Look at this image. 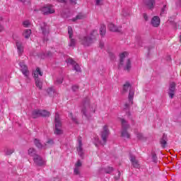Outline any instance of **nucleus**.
<instances>
[{
	"instance_id": "nucleus-54",
	"label": "nucleus",
	"mask_w": 181,
	"mask_h": 181,
	"mask_svg": "<svg viewBox=\"0 0 181 181\" xmlns=\"http://www.w3.org/2000/svg\"><path fill=\"white\" fill-rule=\"evenodd\" d=\"M20 2H22L23 4H25L26 2V0H18Z\"/></svg>"
},
{
	"instance_id": "nucleus-3",
	"label": "nucleus",
	"mask_w": 181,
	"mask_h": 181,
	"mask_svg": "<svg viewBox=\"0 0 181 181\" xmlns=\"http://www.w3.org/2000/svg\"><path fill=\"white\" fill-rule=\"evenodd\" d=\"M54 122L55 127L54 134H55V135H62V134H63V130L62 129V121L60 120L59 113H55Z\"/></svg>"
},
{
	"instance_id": "nucleus-47",
	"label": "nucleus",
	"mask_w": 181,
	"mask_h": 181,
	"mask_svg": "<svg viewBox=\"0 0 181 181\" xmlns=\"http://www.w3.org/2000/svg\"><path fill=\"white\" fill-rule=\"evenodd\" d=\"M80 167H81V161H80V160H78L75 165V168H80Z\"/></svg>"
},
{
	"instance_id": "nucleus-43",
	"label": "nucleus",
	"mask_w": 181,
	"mask_h": 181,
	"mask_svg": "<svg viewBox=\"0 0 181 181\" xmlns=\"http://www.w3.org/2000/svg\"><path fill=\"white\" fill-rule=\"evenodd\" d=\"M49 56H52V52H48L47 54H43V55H41V59H45V57H49Z\"/></svg>"
},
{
	"instance_id": "nucleus-56",
	"label": "nucleus",
	"mask_w": 181,
	"mask_h": 181,
	"mask_svg": "<svg viewBox=\"0 0 181 181\" xmlns=\"http://www.w3.org/2000/svg\"><path fill=\"white\" fill-rule=\"evenodd\" d=\"M127 115H128V117H129V116L131 115V112H127Z\"/></svg>"
},
{
	"instance_id": "nucleus-34",
	"label": "nucleus",
	"mask_w": 181,
	"mask_h": 181,
	"mask_svg": "<svg viewBox=\"0 0 181 181\" xmlns=\"http://www.w3.org/2000/svg\"><path fill=\"white\" fill-rule=\"evenodd\" d=\"M47 92L49 94V95H53V94H54L55 93L54 88V87L49 88Z\"/></svg>"
},
{
	"instance_id": "nucleus-30",
	"label": "nucleus",
	"mask_w": 181,
	"mask_h": 181,
	"mask_svg": "<svg viewBox=\"0 0 181 181\" xmlns=\"http://www.w3.org/2000/svg\"><path fill=\"white\" fill-rule=\"evenodd\" d=\"M86 18V15L83 13L78 14L76 18L72 19L73 22H76V21H80L81 19H84Z\"/></svg>"
},
{
	"instance_id": "nucleus-18",
	"label": "nucleus",
	"mask_w": 181,
	"mask_h": 181,
	"mask_svg": "<svg viewBox=\"0 0 181 181\" xmlns=\"http://www.w3.org/2000/svg\"><path fill=\"white\" fill-rule=\"evenodd\" d=\"M160 144L163 149H165V148H166V145H168V136L165 134H163V136L160 140Z\"/></svg>"
},
{
	"instance_id": "nucleus-16",
	"label": "nucleus",
	"mask_w": 181,
	"mask_h": 181,
	"mask_svg": "<svg viewBox=\"0 0 181 181\" xmlns=\"http://www.w3.org/2000/svg\"><path fill=\"white\" fill-rule=\"evenodd\" d=\"M126 57H128V52H124L122 54H120L119 69H121V66H124V62Z\"/></svg>"
},
{
	"instance_id": "nucleus-49",
	"label": "nucleus",
	"mask_w": 181,
	"mask_h": 181,
	"mask_svg": "<svg viewBox=\"0 0 181 181\" xmlns=\"http://www.w3.org/2000/svg\"><path fill=\"white\" fill-rule=\"evenodd\" d=\"M72 90L78 91V86H76V85L72 86Z\"/></svg>"
},
{
	"instance_id": "nucleus-20",
	"label": "nucleus",
	"mask_w": 181,
	"mask_h": 181,
	"mask_svg": "<svg viewBox=\"0 0 181 181\" xmlns=\"http://www.w3.org/2000/svg\"><path fill=\"white\" fill-rule=\"evenodd\" d=\"M144 4L148 9H153V5H155V0H145Z\"/></svg>"
},
{
	"instance_id": "nucleus-6",
	"label": "nucleus",
	"mask_w": 181,
	"mask_h": 181,
	"mask_svg": "<svg viewBox=\"0 0 181 181\" xmlns=\"http://www.w3.org/2000/svg\"><path fill=\"white\" fill-rule=\"evenodd\" d=\"M41 12H42L43 15H52V13H54L56 11L52 5L47 4L41 8Z\"/></svg>"
},
{
	"instance_id": "nucleus-41",
	"label": "nucleus",
	"mask_w": 181,
	"mask_h": 181,
	"mask_svg": "<svg viewBox=\"0 0 181 181\" xmlns=\"http://www.w3.org/2000/svg\"><path fill=\"white\" fill-rule=\"evenodd\" d=\"M53 144H54V141H53V139H49L46 142V144H45L44 146H46V145H53Z\"/></svg>"
},
{
	"instance_id": "nucleus-57",
	"label": "nucleus",
	"mask_w": 181,
	"mask_h": 181,
	"mask_svg": "<svg viewBox=\"0 0 181 181\" xmlns=\"http://www.w3.org/2000/svg\"><path fill=\"white\" fill-rule=\"evenodd\" d=\"M97 142L100 143V139H97Z\"/></svg>"
},
{
	"instance_id": "nucleus-35",
	"label": "nucleus",
	"mask_w": 181,
	"mask_h": 181,
	"mask_svg": "<svg viewBox=\"0 0 181 181\" xmlns=\"http://www.w3.org/2000/svg\"><path fill=\"white\" fill-rule=\"evenodd\" d=\"M113 170H114V168L112 167H107L105 168V173H107L109 175L111 174Z\"/></svg>"
},
{
	"instance_id": "nucleus-27",
	"label": "nucleus",
	"mask_w": 181,
	"mask_h": 181,
	"mask_svg": "<svg viewBox=\"0 0 181 181\" xmlns=\"http://www.w3.org/2000/svg\"><path fill=\"white\" fill-rule=\"evenodd\" d=\"M77 0H58V2L62 4H71V5H76Z\"/></svg>"
},
{
	"instance_id": "nucleus-21",
	"label": "nucleus",
	"mask_w": 181,
	"mask_h": 181,
	"mask_svg": "<svg viewBox=\"0 0 181 181\" xmlns=\"http://www.w3.org/2000/svg\"><path fill=\"white\" fill-rule=\"evenodd\" d=\"M107 28H108L109 30H110L111 32H119V29L118 28V27H117L112 23H110L107 25Z\"/></svg>"
},
{
	"instance_id": "nucleus-29",
	"label": "nucleus",
	"mask_w": 181,
	"mask_h": 181,
	"mask_svg": "<svg viewBox=\"0 0 181 181\" xmlns=\"http://www.w3.org/2000/svg\"><path fill=\"white\" fill-rule=\"evenodd\" d=\"M32 117L34 119L38 118L40 117V110H34L32 112Z\"/></svg>"
},
{
	"instance_id": "nucleus-44",
	"label": "nucleus",
	"mask_w": 181,
	"mask_h": 181,
	"mask_svg": "<svg viewBox=\"0 0 181 181\" xmlns=\"http://www.w3.org/2000/svg\"><path fill=\"white\" fill-rule=\"evenodd\" d=\"M74 175H80V168L75 167L74 170Z\"/></svg>"
},
{
	"instance_id": "nucleus-25",
	"label": "nucleus",
	"mask_w": 181,
	"mask_h": 181,
	"mask_svg": "<svg viewBox=\"0 0 181 181\" xmlns=\"http://www.w3.org/2000/svg\"><path fill=\"white\" fill-rule=\"evenodd\" d=\"M131 67H132L131 59H128L125 62L124 70H126L127 71H129V70H131Z\"/></svg>"
},
{
	"instance_id": "nucleus-15",
	"label": "nucleus",
	"mask_w": 181,
	"mask_h": 181,
	"mask_svg": "<svg viewBox=\"0 0 181 181\" xmlns=\"http://www.w3.org/2000/svg\"><path fill=\"white\" fill-rule=\"evenodd\" d=\"M175 90H176V83L175 82H171L170 83L169 92L168 95L170 98H173L175 95Z\"/></svg>"
},
{
	"instance_id": "nucleus-31",
	"label": "nucleus",
	"mask_w": 181,
	"mask_h": 181,
	"mask_svg": "<svg viewBox=\"0 0 181 181\" xmlns=\"http://www.w3.org/2000/svg\"><path fill=\"white\" fill-rule=\"evenodd\" d=\"M28 155L30 156H32L33 158H35L36 156H37V154L36 153V150L35 148H30L28 150Z\"/></svg>"
},
{
	"instance_id": "nucleus-36",
	"label": "nucleus",
	"mask_w": 181,
	"mask_h": 181,
	"mask_svg": "<svg viewBox=\"0 0 181 181\" xmlns=\"http://www.w3.org/2000/svg\"><path fill=\"white\" fill-rule=\"evenodd\" d=\"M69 118H71V120H72L73 122H74L75 124H78V122L77 121V118L73 117V113H69Z\"/></svg>"
},
{
	"instance_id": "nucleus-52",
	"label": "nucleus",
	"mask_w": 181,
	"mask_h": 181,
	"mask_svg": "<svg viewBox=\"0 0 181 181\" xmlns=\"http://www.w3.org/2000/svg\"><path fill=\"white\" fill-rule=\"evenodd\" d=\"M4 25L0 24V33L1 32H4Z\"/></svg>"
},
{
	"instance_id": "nucleus-19",
	"label": "nucleus",
	"mask_w": 181,
	"mask_h": 181,
	"mask_svg": "<svg viewBox=\"0 0 181 181\" xmlns=\"http://www.w3.org/2000/svg\"><path fill=\"white\" fill-rule=\"evenodd\" d=\"M16 44L18 49V53L19 56H21L22 53H23V45L22 44L21 42L19 41H16Z\"/></svg>"
},
{
	"instance_id": "nucleus-33",
	"label": "nucleus",
	"mask_w": 181,
	"mask_h": 181,
	"mask_svg": "<svg viewBox=\"0 0 181 181\" xmlns=\"http://www.w3.org/2000/svg\"><path fill=\"white\" fill-rule=\"evenodd\" d=\"M50 112L47 110H40V117H49Z\"/></svg>"
},
{
	"instance_id": "nucleus-40",
	"label": "nucleus",
	"mask_w": 181,
	"mask_h": 181,
	"mask_svg": "<svg viewBox=\"0 0 181 181\" xmlns=\"http://www.w3.org/2000/svg\"><path fill=\"white\" fill-rule=\"evenodd\" d=\"M152 160L154 162V163H156L158 162V157L156 156V154L155 153H152Z\"/></svg>"
},
{
	"instance_id": "nucleus-58",
	"label": "nucleus",
	"mask_w": 181,
	"mask_h": 181,
	"mask_svg": "<svg viewBox=\"0 0 181 181\" xmlns=\"http://www.w3.org/2000/svg\"><path fill=\"white\" fill-rule=\"evenodd\" d=\"M179 1V2H181V0H178Z\"/></svg>"
},
{
	"instance_id": "nucleus-48",
	"label": "nucleus",
	"mask_w": 181,
	"mask_h": 181,
	"mask_svg": "<svg viewBox=\"0 0 181 181\" xmlns=\"http://www.w3.org/2000/svg\"><path fill=\"white\" fill-rule=\"evenodd\" d=\"M95 5H103V0H95Z\"/></svg>"
},
{
	"instance_id": "nucleus-51",
	"label": "nucleus",
	"mask_w": 181,
	"mask_h": 181,
	"mask_svg": "<svg viewBox=\"0 0 181 181\" xmlns=\"http://www.w3.org/2000/svg\"><path fill=\"white\" fill-rule=\"evenodd\" d=\"M99 46H100V49H103V47H104V42L100 41L99 43Z\"/></svg>"
},
{
	"instance_id": "nucleus-39",
	"label": "nucleus",
	"mask_w": 181,
	"mask_h": 181,
	"mask_svg": "<svg viewBox=\"0 0 181 181\" xmlns=\"http://www.w3.org/2000/svg\"><path fill=\"white\" fill-rule=\"evenodd\" d=\"M136 136L140 141H144L145 139V138L144 137V134H142L141 133H137Z\"/></svg>"
},
{
	"instance_id": "nucleus-14",
	"label": "nucleus",
	"mask_w": 181,
	"mask_h": 181,
	"mask_svg": "<svg viewBox=\"0 0 181 181\" xmlns=\"http://www.w3.org/2000/svg\"><path fill=\"white\" fill-rule=\"evenodd\" d=\"M33 160L37 166H43V165H45V160L39 155L35 156V157L33 158Z\"/></svg>"
},
{
	"instance_id": "nucleus-28",
	"label": "nucleus",
	"mask_w": 181,
	"mask_h": 181,
	"mask_svg": "<svg viewBox=\"0 0 181 181\" xmlns=\"http://www.w3.org/2000/svg\"><path fill=\"white\" fill-rule=\"evenodd\" d=\"M106 31H107V28L105 27V25L102 24L100 28V36H105Z\"/></svg>"
},
{
	"instance_id": "nucleus-46",
	"label": "nucleus",
	"mask_w": 181,
	"mask_h": 181,
	"mask_svg": "<svg viewBox=\"0 0 181 181\" xmlns=\"http://www.w3.org/2000/svg\"><path fill=\"white\" fill-rule=\"evenodd\" d=\"M122 14L123 15V16H128V15H129V12H127V10L123 9L122 11Z\"/></svg>"
},
{
	"instance_id": "nucleus-11",
	"label": "nucleus",
	"mask_w": 181,
	"mask_h": 181,
	"mask_svg": "<svg viewBox=\"0 0 181 181\" xmlns=\"http://www.w3.org/2000/svg\"><path fill=\"white\" fill-rule=\"evenodd\" d=\"M129 159H130V161L132 162L133 168H135V169H139V168H141L139 161L136 160V157H135V156L130 153Z\"/></svg>"
},
{
	"instance_id": "nucleus-26",
	"label": "nucleus",
	"mask_w": 181,
	"mask_h": 181,
	"mask_svg": "<svg viewBox=\"0 0 181 181\" xmlns=\"http://www.w3.org/2000/svg\"><path fill=\"white\" fill-rule=\"evenodd\" d=\"M131 88V84L127 82L124 86H123V89L122 93L123 94H125V93H128V90Z\"/></svg>"
},
{
	"instance_id": "nucleus-55",
	"label": "nucleus",
	"mask_w": 181,
	"mask_h": 181,
	"mask_svg": "<svg viewBox=\"0 0 181 181\" xmlns=\"http://www.w3.org/2000/svg\"><path fill=\"white\" fill-rule=\"evenodd\" d=\"M110 56H111V59H114L115 56L113 54L110 53Z\"/></svg>"
},
{
	"instance_id": "nucleus-9",
	"label": "nucleus",
	"mask_w": 181,
	"mask_h": 181,
	"mask_svg": "<svg viewBox=\"0 0 181 181\" xmlns=\"http://www.w3.org/2000/svg\"><path fill=\"white\" fill-rule=\"evenodd\" d=\"M66 62L67 64H71V66H73L74 70H76L78 73H81V68L80 65H78L76 61H74L72 58H68Z\"/></svg>"
},
{
	"instance_id": "nucleus-38",
	"label": "nucleus",
	"mask_w": 181,
	"mask_h": 181,
	"mask_svg": "<svg viewBox=\"0 0 181 181\" xmlns=\"http://www.w3.org/2000/svg\"><path fill=\"white\" fill-rule=\"evenodd\" d=\"M62 83H63L62 77L57 78V80L54 81V84L57 85L62 84Z\"/></svg>"
},
{
	"instance_id": "nucleus-24",
	"label": "nucleus",
	"mask_w": 181,
	"mask_h": 181,
	"mask_svg": "<svg viewBox=\"0 0 181 181\" xmlns=\"http://www.w3.org/2000/svg\"><path fill=\"white\" fill-rule=\"evenodd\" d=\"M34 144L35 146L38 148V149H42V148H45V146L42 144V143L40 142V140L37 139H34Z\"/></svg>"
},
{
	"instance_id": "nucleus-32",
	"label": "nucleus",
	"mask_w": 181,
	"mask_h": 181,
	"mask_svg": "<svg viewBox=\"0 0 181 181\" xmlns=\"http://www.w3.org/2000/svg\"><path fill=\"white\" fill-rule=\"evenodd\" d=\"M166 12H168V6L165 4L161 8V11L160 13V16H163V15H165Z\"/></svg>"
},
{
	"instance_id": "nucleus-7",
	"label": "nucleus",
	"mask_w": 181,
	"mask_h": 181,
	"mask_svg": "<svg viewBox=\"0 0 181 181\" xmlns=\"http://www.w3.org/2000/svg\"><path fill=\"white\" fill-rule=\"evenodd\" d=\"M110 135V130L108 129V126L105 125L103 127V130L101 132V139L103 143H102L103 146L107 144V139Z\"/></svg>"
},
{
	"instance_id": "nucleus-37",
	"label": "nucleus",
	"mask_w": 181,
	"mask_h": 181,
	"mask_svg": "<svg viewBox=\"0 0 181 181\" xmlns=\"http://www.w3.org/2000/svg\"><path fill=\"white\" fill-rule=\"evenodd\" d=\"M15 152V150L13 148H7L6 150V155H12Z\"/></svg>"
},
{
	"instance_id": "nucleus-45",
	"label": "nucleus",
	"mask_w": 181,
	"mask_h": 181,
	"mask_svg": "<svg viewBox=\"0 0 181 181\" xmlns=\"http://www.w3.org/2000/svg\"><path fill=\"white\" fill-rule=\"evenodd\" d=\"M129 108H130V106H129V104L128 103H125L124 105V110L125 111H129Z\"/></svg>"
},
{
	"instance_id": "nucleus-2",
	"label": "nucleus",
	"mask_w": 181,
	"mask_h": 181,
	"mask_svg": "<svg viewBox=\"0 0 181 181\" xmlns=\"http://www.w3.org/2000/svg\"><path fill=\"white\" fill-rule=\"evenodd\" d=\"M98 36L97 30H93L90 32L89 35L83 36V37H79L80 42H81L83 46H90L94 43L95 38Z\"/></svg>"
},
{
	"instance_id": "nucleus-23",
	"label": "nucleus",
	"mask_w": 181,
	"mask_h": 181,
	"mask_svg": "<svg viewBox=\"0 0 181 181\" xmlns=\"http://www.w3.org/2000/svg\"><path fill=\"white\" fill-rule=\"evenodd\" d=\"M30 35H32V30L30 29H25L23 32V36L25 39H29L30 37Z\"/></svg>"
},
{
	"instance_id": "nucleus-4",
	"label": "nucleus",
	"mask_w": 181,
	"mask_h": 181,
	"mask_svg": "<svg viewBox=\"0 0 181 181\" xmlns=\"http://www.w3.org/2000/svg\"><path fill=\"white\" fill-rule=\"evenodd\" d=\"M39 76H43V72L40 71V68L37 67L36 71H34L35 86L40 90H42L43 87V83L42 82V81H40V78H39Z\"/></svg>"
},
{
	"instance_id": "nucleus-13",
	"label": "nucleus",
	"mask_w": 181,
	"mask_h": 181,
	"mask_svg": "<svg viewBox=\"0 0 181 181\" xmlns=\"http://www.w3.org/2000/svg\"><path fill=\"white\" fill-rule=\"evenodd\" d=\"M78 146L77 147L78 155H79L81 158H83V156H84V152L83 151V141L81 140V137L78 138Z\"/></svg>"
},
{
	"instance_id": "nucleus-8",
	"label": "nucleus",
	"mask_w": 181,
	"mask_h": 181,
	"mask_svg": "<svg viewBox=\"0 0 181 181\" xmlns=\"http://www.w3.org/2000/svg\"><path fill=\"white\" fill-rule=\"evenodd\" d=\"M68 35L69 36V47H74L76 46V39L73 38V28L71 26L68 27Z\"/></svg>"
},
{
	"instance_id": "nucleus-5",
	"label": "nucleus",
	"mask_w": 181,
	"mask_h": 181,
	"mask_svg": "<svg viewBox=\"0 0 181 181\" xmlns=\"http://www.w3.org/2000/svg\"><path fill=\"white\" fill-rule=\"evenodd\" d=\"M122 122V136L123 138H130L131 135L128 133V128H129V124L124 119H120Z\"/></svg>"
},
{
	"instance_id": "nucleus-12",
	"label": "nucleus",
	"mask_w": 181,
	"mask_h": 181,
	"mask_svg": "<svg viewBox=\"0 0 181 181\" xmlns=\"http://www.w3.org/2000/svg\"><path fill=\"white\" fill-rule=\"evenodd\" d=\"M19 64L23 76H25L26 78H29V69H28V66L25 65L23 62H20Z\"/></svg>"
},
{
	"instance_id": "nucleus-50",
	"label": "nucleus",
	"mask_w": 181,
	"mask_h": 181,
	"mask_svg": "<svg viewBox=\"0 0 181 181\" xmlns=\"http://www.w3.org/2000/svg\"><path fill=\"white\" fill-rule=\"evenodd\" d=\"M143 16H144V18L145 19V21H148V14L144 13Z\"/></svg>"
},
{
	"instance_id": "nucleus-22",
	"label": "nucleus",
	"mask_w": 181,
	"mask_h": 181,
	"mask_svg": "<svg viewBox=\"0 0 181 181\" xmlns=\"http://www.w3.org/2000/svg\"><path fill=\"white\" fill-rule=\"evenodd\" d=\"M135 95V92L132 90V88L129 89V101L131 103V104H133L134 101V95Z\"/></svg>"
},
{
	"instance_id": "nucleus-10",
	"label": "nucleus",
	"mask_w": 181,
	"mask_h": 181,
	"mask_svg": "<svg viewBox=\"0 0 181 181\" xmlns=\"http://www.w3.org/2000/svg\"><path fill=\"white\" fill-rule=\"evenodd\" d=\"M40 30L45 37L44 40H46V37L49 36V25L46 23H42L40 25Z\"/></svg>"
},
{
	"instance_id": "nucleus-1",
	"label": "nucleus",
	"mask_w": 181,
	"mask_h": 181,
	"mask_svg": "<svg viewBox=\"0 0 181 181\" xmlns=\"http://www.w3.org/2000/svg\"><path fill=\"white\" fill-rule=\"evenodd\" d=\"M81 112L86 119H90L93 114L95 112V107H90V99L88 98H86L83 103Z\"/></svg>"
},
{
	"instance_id": "nucleus-17",
	"label": "nucleus",
	"mask_w": 181,
	"mask_h": 181,
	"mask_svg": "<svg viewBox=\"0 0 181 181\" xmlns=\"http://www.w3.org/2000/svg\"><path fill=\"white\" fill-rule=\"evenodd\" d=\"M151 25L154 28H158V26L160 25V18H159V16H155L154 17H153V18L151 19Z\"/></svg>"
},
{
	"instance_id": "nucleus-53",
	"label": "nucleus",
	"mask_w": 181,
	"mask_h": 181,
	"mask_svg": "<svg viewBox=\"0 0 181 181\" xmlns=\"http://www.w3.org/2000/svg\"><path fill=\"white\" fill-rule=\"evenodd\" d=\"M119 175H121V173L118 171V177H115V179H116V180H118V179L119 178Z\"/></svg>"
},
{
	"instance_id": "nucleus-42",
	"label": "nucleus",
	"mask_w": 181,
	"mask_h": 181,
	"mask_svg": "<svg viewBox=\"0 0 181 181\" xmlns=\"http://www.w3.org/2000/svg\"><path fill=\"white\" fill-rule=\"evenodd\" d=\"M29 25H30V22H29V21H25L23 23V25L24 26V28H28Z\"/></svg>"
}]
</instances>
